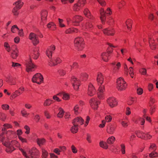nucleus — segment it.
<instances>
[{
    "mask_svg": "<svg viewBox=\"0 0 158 158\" xmlns=\"http://www.w3.org/2000/svg\"><path fill=\"white\" fill-rule=\"evenodd\" d=\"M79 65H78V63L77 62H73V64L72 65H70V70H69V71H71L72 69H77L78 68Z\"/></svg>",
    "mask_w": 158,
    "mask_h": 158,
    "instance_id": "de8ad7c7",
    "label": "nucleus"
},
{
    "mask_svg": "<svg viewBox=\"0 0 158 158\" xmlns=\"http://www.w3.org/2000/svg\"><path fill=\"white\" fill-rule=\"evenodd\" d=\"M45 142V139H38L37 140V144L40 146L43 145Z\"/></svg>",
    "mask_w": 158,
    "mask_h": 158,
    "instance_id": "8fccbe9b",
    "label": "nucleus"
},
{
    "mask_svg": "<svg viewBox=\"0 0 158 158\" xmlns=\"http://www.w3.org/2000/svg\"><path fill=\"white\" fill-rule=\"evenodd\" d=\"M152 137V136L151 135L147 133H144L143 139L144 140H148L150 139Z\"/></svg>",
    "mask_w": 158,
    "mask_h": 158,
    "instance_id": "49530a36",
    "label": "nucleus"
},
{
    "mask_svg": "<svg viewBox=\"0 0 158 158\" xmlns=\"http://www.w3.org/2000/svg\"><path fill=\"white\" fill-rule=\"evenodd\" d=\"M100 19L101 20L102 24H104L106 19L105 13L104 10L103 8H101L100 10Z\"/></svg>",
    "mask_w": 158,
    "mask_h": 158,
    "instance_id": "412c9836",
    "label": "nucleus"
},
{
    "mask_svg": "<svg viewBox=\"0 0 158 158\" xmlns=\"http://www.w3.org/2000/svg\"><path fill=\"white\" fill-rule=\"evenodd\" d=\"M75 47L79 51H81L85 47V43L83 39L81 37H77L74 40Z\"/></svg>",
    "mask_w": 158,
    "mask_h": 158,
    "instance_id": "20e7f679",
    "label": "nucleus"
},
{
    "mask_svg": "<svg viewBox=\"0 0 158 158\" xmlns=\"http://www.w3.org/2000/svg\"><path fill=\"white\" fill-rule=\"evenodd\" d=\"M3 145L6 147V151L7 153H11L15 150V148L13 146V145L16 144V146L19 145L18 142L16 140H13L10 143V141L5 142L3 143Z\"/></svg>",
    "mask_w": 158,
    "mask_h": 158,
    "instance_id": "f03ea898",
    "label": "nucleus"
},
{
    "mask_svg": "<svg viewBox=\"0 0 158 158\" xmlns=\"http://www.w3.org/2000/svg\"><path fill=\"white\" fill-rule=\"evenodd\" d=\"M83 19V18L81 16L76 15L72 18V23L74 26H78Z\"/></svg>",
    "mask_w": 158,
    "mask_h": 158,
    "instance_id": "9d476101",
    "label": "nucleus"
},
{
    "mask_svg": "<svg viewBox=\"0 0 158 158\" xmlns=\"http://www.w3.org/2000/svg\"><path fill=\"white\" fill-rule=\"evenodd\" d=\"M47 27L50 30L54 31L56 29V26L55 24L53 22H50L47 25Z\"/></svg>",
    "mask_w": 158,
    "mask_h": 158,
    "instance_id": "7c9ffc66",
    "label": "nucleus"
},
{
    "mask_svg": "<svg viewBox=\"0 0 158 158\" xmlns=\"http://www.w3.org/2000/svg\"><path fill=\"white\" fill-rule=\"evenodd\" d=\"M89 102L91 107L94 110H97L98 108V105L100 103V102L94 98L91 99L89 100Z\"/></svg>",
    "mask_w": 158,
    "mask_h": 158,
    "instance_id": "ddd939ff",
    "label": "nucleus"
},
{
    "mask_svg": "<svg viewBox=\"0 0 158 158\" xmlns=\"http://www.w3.org/2000/svg\"><path fill=\"white\" fill-rule=\"evenodd\" d=\"M105 88L104 85L100 86L98 90L97 93L98 97L99 99H102L103 98V94Z\"/></svg>",
    "mask_w": 158,
    "mask_h": 158,
    "instance_id": "393cba45",
    "label": "nucleus"
},
{
    "mask_svg": "<svg viewBox=\"0 0 158 158\" xmlns=\"http://www.w3.org/2000/svg\"><path fill=\"white\" fill-rule=\"evenodd\" d=\"M98 2L102 6H105L106 5V2L104 0H97Z\"/></svg>",
    "mask_w": 158,
    "mask_h": 158,
    "instance_id": "774afa93",
    "label": "nucleus"
},
{
    "mask_svg": "<svg viewBox=\"0 0 158 158\" xmlns=\"http://www.w3.org/2000/svg\"><path fill=\"white\" fill-rule=\"evenodd\" d=\"M111 64L113 66H114L113 70L114 72L118 71L121 67V64L119 62H118L116 64V62H112Z\"/></svg>",
    "mask_w": 158,
    "mask_h": 158,
    "instance_id": "bb28decb",
    "label": "nucleus"
},
{
    "mask_svg": "<svg viewBox=\"0 0 158 158\" xmlns=\"http://www.w3.org/2000/svg\"><path fill=\"white\" fill-rule=\"evenodd\" d=\"M17 7H15L12 10V12L14 15L16 16L18 15L19 14L18 10H19V7H20V6H19V7H18V8Z\"/></svg>",
    "mask_w": 158,
    "mask_h": 158,
    "instance_id": "c03bdc74",
    "label": "nucleus"
},
{
    "mask_svg": "<svg viewBox=\"0 0 158 158\" xmlns=\"http://www.w3.org/2000/svg\"><path fill=\"white\" fill-rule=\"evenodd\" d=\"M84 15L92 21L94 19V18L91 15L90 11L87 8H85L83 11Z\"/></svg>",
    "mask_w": 158,
    "mask_h": 158,
    "instance_id": "b1692460",
    "label": "nucleus"
},
{
    "mask_svg": "<svg viewBox=\"0 0 158 158\" xmlns=\"http://www.w3.org/2000/svg\"><path fill=\"white\" fill-rule=\"evenodd\" d=\"M79 31V30L77 28L72 27L66 29L64 33L66 34H71L73 33H77Z\"/></svg>",
    "mask_w": 158,
    "mask_h": 158,
    "instance_id": "aec40b11",
    "label": "nucleus"
},
{
    "mask_svg": "<svg viewBox=\"0 0 158 158\" xmlns=\"http://www.w3.org/2000/svg\"><path fill=\"white\" fill-rule=\"evenodd\" d=\"M120 150L122 153L123 154H124L126 153L125 149L126 147L124 144L122 143L120 145Z\"/></svg>",
    "mask_w": 158,
    "mask_h": 158,
    "instance_id": "3c124183",
    "label": "nucleus"
},
{
    "mask_svg": "<svg viewBox=\"0 0 158 158\" xmlns=\"http://www.w3.org/2000/svg\"><path fill=\"white\" fill-rule=\"evenodd\" d=\"M97 81L98 85L100 86L103 85L102 84L104 81V76L101 73L99 72L98 73Z\"/></svg>",
    "mask_w": 158,
    "mask_h": 158,
    "instance_id": "a211bd4d",
    "label": "nucleus"
},
{
    "mask_svg": "<svg viewBox=\"0 0 158 158\" xmlns=\"http://www.w3.org/2000/svg\"><path fill=\"white\" fill-rule=\"evenodd\" d=\"M117 126L114 124L109 123L107 126L106 132L109 134H114L116 130Z\"/></svg>",
    "mask_w": 158,
    "mask_h": 158,
    "instance_id": "f8f14e48",
    "label": "nucleus"
},
{
    "mask_svg": "<svg viewBox=\"0 0 158 158\" xmlns=\"http://www.w3.org/2000/svg\"><path fill=\"white\" fill-rule=\"evenodd\" d=\"M85 3V0H79L77 3L74 5L73 7V10L77 12L79 11L84 6Z\"/></svg>",
    "mask_w": 158,
    "mask_h": 158,
    "instance_id": "39448f33",
    "label": "nucleus"
},
{
    "mask_svg": "<svg viewBox=\"0 0 158 158\" xmlns=\"http://www.w3.org/2000/svg\"><path fill=\"white\" fill-rule=\"evenodd\" d=\"M42 157L43 158H47L48 155V152L44 148L42 149Z\"/></svg>",
    "mask_w": 158,
    "mask_h": 158,
    "instance_id": "a18cd8bd",
    "label": "nucleus"
},
{
    "mask_svg": "<svg viewBox=\"0 0 158 158\" xmlns=\"http://www.w3.org/2000/svg\"><path fill=\"white\" fill-rule=\"evenodd\" d=\"M149 43L150 48L152 50H154L156 49V46L154 43V41L153 40H152L150 37H149Z\"/></svg>",
    "mask_w": 158,
    "mask_h": 158,
    "instance_id": "c85d7f7f",
    "label": "nucleus"
},
{
    "mask_svg": "<svg viewBox=\"0 0 158 158\" xmlns=\"http://www.w3.org/2000/svg\"><path fill=\"white\" fill-rule=\"evenodd\" d=\"M32 81L33 82L40 84L43 82L44 78L40 73H37L33 76L32 78Z\"/></svg>",
    "mask_w": 158,
    "mask_h": 158,
    "instance_id": "423d86ee",
    "label": "nucleus"
},
{
    "mask_svg": "<svg viewBox=\"0 0 158 158\" xmlns=\"http://www.w3.org/2000/svg\"><path fill=\"white\" fill-rule=\"evenodd\" d=\"M22 94V92L16 90L13 92L10 96V99H13Z\"/></svg>",
    "mask_w": 158,
    "mask_h": 158,
    "instance_id": "cd10ccee",
    "label": "nucleus"
},
{
    "mask_svg": "<svg viewBox=\"0 0 158 158\" xmlns=\"http://www.w3.org/2000/svg\"><path fill=\"white\" fill-rule=\"evenodd\" d=\"M125 4L124 2L122 1L121 2H118L116 5L119 8H120L125 5Z\"/></svg>",
    "mask_w": 158,
    "mask_h": 158,
    "instance_id": "052dcab7",
    "label": "nucleus"
},
{
    "mask_svg": "<svg viewBox=\"0 0 158 158\" xmlns=\"http://www.w3.org/2000/svg\"><path fill=\"white\" fill-rule=\"evenodd\" d=\"M23 4V2L21 1V0H18L15 3V7H17V8L19 7V9L21 8Z\"/></svg>",
    "mask_w": 158,
    "mask_h": 158,
    "instance_id": "37998d69",
    "label": "nucleus"
},
{
    "mask_svg": "<svg viewBox=\"0 0 158 158\" xmlns=\"http://www.w3.org/2000/svg\"><path fill=\"white\" fill-rule=\"evenodd\" d=\"M93 25L91 22H87L84 23L82 26V29L83 30H89L91 29Z\"/></svg>",
    "mask_w": 158,
    "mask_h": 158,
    "instance_id": "5701e85b",
    "label": "nucleus"
},
{
    "mask_svg": "<svg viewBox=\"0 0 158 158\" xmlns=\"http://www.w3.org/2000/svg\"><path fill=\"white\" fill-rule=\"evenodd\" d=\"M55 49V46L53 45H51L48 48L46 51V54L49 58L52 57L53 51Z\"/></svg>",
    "mask_w": 158,
    "mask_h": 158,
    "instance_id": "f3484780",
    "label": "nucleus"
},
{
    "mask_svg": "<svg viewBox=\"0 0 158 158\" xmlns=\"http://www.w3.org/2000/svg\"><path fill=\"white\" fill-rule=\"evenodd\" d=\"M71 149L73 153L74 154H76L77 152V150L74 145L71 146Z\"/></svg>",
    "mask_w": 158,
    "mask_h": 158,
    "instance_id": "338daca9",
    "label": "nucleus"
},
{
    "mask_svg": "<svg viewBox=\"0 0 158 158\" xmlns=\"http://www.w3.org/2000/svg\"><path fill=\"white\" fill-rule=\"evenodd\" d=\"M25 64L26 71L28 72L33 71L34 69L36 68V66L30 60L27 61L25 63Z\"/></svg>",
    "mask_w": 158,
    "mask_h": 158,
    "instance_id": "1a4fd4ad",
    "label": "nucleus"
},
{
    "mask_svg": "<svg viewBox=\"0 0 158 158\" xmlns=\"http://www.w3.org/2000/svg\"><path fill=\"white\" fill-rule=\"evenodd\" d=\"M21 113L22 116L25 117H27L30 114L28 113L27 110L24 108H23L22 109Z\"/></svg>",
    "mask_w": 158,
    "mask_h": 158,
    "instance_id": "4c0bfd02",
    "label": "nucleus"
},
{
    "mask_svg": "<svg viewBox=\"0 0 158 158\" xmlns=\"http://www.w3.org/2000/svg\"><path fill=\"white\" fill-rule=\"evenodd\" d=\"M135 134L138 137L143 139L144 133L140 131H137L135 132Z\"/></svg>",
    "mask_w": 158,
    "mask_h": 158,
    "instance_id": "79ce46f5",
    "label": "nucleus"
},
{
    "mask_svg": "<svg viewBox=\"0 0 158 158\" xmlns=\"http://www.w3.org/2000/svg\"><path fill=\"white\" fill-rule=\"evenodd\" d=\"M120 51L121 54L123 56L126 54L128 52L127 49L126 48H122L121 49Z\"/></svg>",
    "mask_w": 158,
    "mask_h": 158,
    "instance_id": "4d7b16f0",
    "label": "nucleus"
},
{
    "mask_svg": "<svg viewBox=\"0 0 158 158\" xmlns=\"http://www.w3.org/2000/svg\"><path fill=\"white\" fill-rule=\"evenodd\" d=\"M20 150L22 152L23 155L26 158H39L40 152L39 151L35 148H32L29 151L30 155L28 156L26 152L22 148Z\"/></svg>",
    "mask_w": 158,
    "mask_h": 158,
    "instance_id": "f257e3e1",
    "label": "nucleus"
},
{
    "mask_svg": "<svg viewBox=\"0 0 158 158\" xmlns=\"http://www.w3.org/2000/svg\"><path fill=\"white\" fill-rule=\"evenodd\" d=\"M3 127L2 128V130L3 131H5L6 129L11 128L12 127L11 125L8 123H5L3 125Z\"/></svg>",
    "mask_w": 158,
    "mask_h": 158,
    "instance_id": "a19ab883",
    "label": "nucleus"
},
{
    "mask_svg": "<svg viewBox=\"0 0 158 158\" xmlns=\"http://www.w3.org/2000/svg\"><path fill=\"white\" fill-rule=\"evenodd\" d=\"M110 54L108 52H103L101 54V57L105 62H107L109 60Z\"/></svg>",
    "mask_w": 158,
    "mask_h": 158,
    "instance_id": "a878e982",
    "label": "nucleus"
},
{
    "mask_svg": "<svg viewBox=\"0 0 158 158\" xmlns=\"http://www.w3.org/2000/svg\"><path fill=\"white\" fill-rule=\"evenodd\" d=\"M115 140V138L114 136H111L108 138L107 140V143L109 144H113Z\"/></svg>",
    "mask_w": 158,
    "mask_h": 158,
    "instance_id": "c9c22d12",
    "label": "nucleus"
},
{
    "mask_svg": "<svg viewBox=\"0 0 158 158\" xmlns=\"http://www.w3.org/2000/svg\"><path fill=\"white\" fill-rule=\"evenodd\" d=\"M18 30H19V28L16 25L12 26L11 29V31L13 33H15Z\"/></svg>",
    "mask_w": 158,
    "mask_h": 158,
    "instance_id": "6e6d98bb",
    "label": "nucleus"
},
{
    "mask_svg": "<svg viewBox=\"0 0 158 158\" xmlns=\"http://www.w3.org/2000/svg\"><path fill=\"white\" fill-rule=\"evenodd\" d=\"M4 46L5 49L8 52H10L11 51V48L9 44L7 42H5L4 44Z\"/></svg>",
    "mask_w": 158,
    "mask_h": 158,
    "instance_id": "5fc2aeb1",
    "label": "nucleus"
},
{
    "mask_svg": "<svg viewBox=\"0 0 158 158\" xmlns=\"http://www.w3.org/2000/svg\"><path fill=\"white\" fill-rule=\"evenodd\" d=\"M73 110L74 111V113L75 114H77L79 113V107L78 105H76L73 109Z\"/></svg>",
    "mask_w": 158,
    "mask_h": 158,
    "instance_id": "e2e57ef3",
    "label": "nucleus"
},
{
    "mask_svg": "<svg viewBox=\"0 0 158 158\" xmlns=\"http://www.w3.org/2000/svg\"><path fill=\"white\" fill-rule=\"evenodd\" d=\"M96 90L94 86L91 83L89 84L88 86L87 94L90 96H92L96 93Z\"/></svg>",
    "mask_w": 158,
    "mask_h": 158,
    "instance_id": "dca6fc26",
    "label": "nucleus"
},
{
    "mask_svg": "<svg viewBox=\"0 0 158 158\" xmlns=\"http://www.w3.org/2000/svg\"><path fill=\"white\" fill-rule=\"evenodd\" d=\"M117 88L118 91H121L125 90L127 84L122 77L118 78L117 80Z\"/></svg>",
    "mask_w": 158,
    "mask_h": 158,
    "instance_id": "7ed1b4c3",
    "label": "nucleus"
},
{
    "mask_svg": "<svg viewBox=\"0 0 158 158\" xmlns=\"http://www.w3.org/2000/svg\"><path fill=\"white\" fill-rule=\"evenodd\" d=\"M107 103L111 108L116 106L118 105V102L116 99L113 97H110L107 100Z\"/></svg>",
    "mask_w": 158,
    "mask_h": 158,
    "instance_id": "4468645a",
    "label": "nucleus"
},
{
    "mask_svg": "<svg viewBox=\"0 0 158 158\" xmlns=\"http://www.w3.org/2000/svg\"><path fill=\"white\" fill-rule=\"evenodd\" d=\"M53 102V101L50 98L46 99L44 102V106H49Z\"/></svg>",
    "mask_w": 158,
    "mask_h": 158,
    "instance_id": "473e14b6",
    "label": "nucleus"
},
{
    "mask_svg": "<svg viewBox=\"0 0 158 158\" xmlns=\"http://www.w3.org/2000/svg\"><path fill=\"white\" fill-rule=\"evenodd\" d=\"M31 56L33 59H37L39 56V48H35L31 54Z\"/></svg>",
    "mask_w": 158,
    "mask_h": 158,
    "instance_id": "4be33fe9",
    "label": "nucleus"
},
{
    "mask_svg": "<svg viewBox=\"0 0 158 158\" xmlns=\"http://www.w3.org/2000/svg\"><path fill=\"white\" fill-rule=\"evenodd\" d=\"M112 119V117L110 115H107L105 117V121L106 122H109L111 121Z\"/></svg>",
    "mask_w": 158,
    "mask_h": 158,
    "instance_id": "0e129e2a",
    "label": "nucleus"
},
{
    "mask_svg": "<svg viewBox=\"0 0 158 158\" xmlns=\"http://www.w3.org/2000/svg\"><path fill=\"white\" fill-rule=\"evenodd\" d=\"M88 74L86 73L83 72L80 74V78L83 81H86L88 79Z\"/></svg>",
    "mask_w": 158,
    "mask_h": 158,
    "instance_id": "c756f323",
    "label": "nucleus"
},
{
    "mask_svg": "<svg viewBox=\"0 0 158 158\" xmlns=\"http://www.w3.org/2000/svg\"><path fill=\"white\" fill-rule=\"evenodd\" d=\"M132 21L130 19H128L126 21L125 24L127 27L129 31H130L131 28V26Z\"/></svg>",
    "mask_w": 158,
    "mask_h": 158,
    "instance_id": "2f4dec72",
    "label": "nucleus"
},
{
    "mask_svg": "<svg viewBox=\"0 0 158 158\" xmlns=\"http://www.w3.org/2000/svg\"><path fill=\"white\" fill-rule=\"evenodd\" d=\"M48 65L50 67L56 66L55 61H54V58L49 59L48 61Z\"/></svg>",
    "mask_w": 158,
    "mask_h": 158,
    "instance_id": "ea45409f",
    "label": "nucleus"
},
{
    "mask_svg": "<svg viewBox=\"0 0 158 158\" xmlns=\"http://www.w3.org/2000/svg\"><path fill=\"white\" fill-rule=\"evenodd\" d=\"M48 12L46 10H43L41 13V20L40 24L41 25H44L46 23L47 18Z\"/></svg>",
    "mask_w": 158,
    "mask_h": 158,
    "instance_id": "9b49d317",
    "label": "nucleus"
},
{
    "mask_svg": "<svg viewBox=\"0 0 158 158\" xmlns=\"http://www.w3.org/2000/svg\"><path fill=\"white\" fill-rule=\"evenodd\" d=\"M54 61H55L56 65L60 64L62 62L61 58L59 56H56L54 57Z\"/></svg>",
    "mask_w": 158,
    "mask_h": 158,
    "instance_id": "e433bc0d",
    "label": "nucleus"
},
{
    "mask_svg": "<svg viewBox=\"0 0 158 158\" xmlns=\"http://www.w3.org/2000/svg\"><path fill=\"white\" fill-rule=\"evenodd\" d=\"M18 56V51L17 48H15L12 52L11 56L13 59H16Z\"/></svg>",
    "mask_w": 158,
    "mask_h": 158,
    "instance_id": "72a5a7b5",
    "label": "nucleus"
},
{
    "mask_svg": "<svg viewBox=\"0 0 158 158\" xmlns=\"http://www.w3.org/2000/svg\"><path fill=\"white\" fill-rule=\"evenodd\" d=\"M100 146L106 149H107L108 148V145L107 143L102 141H101L99 143Z\"/></svg>",
    "mask_w": 158,
    "mask_h": 158,
    "instance_id": "58836bf2",
    "label": "nucleus"
},
{
    "mask_svg": "<svg viewBox=\"0 0 158 158\" xmlns=\"http://www.w3.org/2000/svg\"><path fill=\"white\" fill-rule=\"evenodd\" d=\"M15 132L12 130L8 131L6 133V135L8 138H11L14 136Z\"/></svg>",
    "mask_w": 158,
    "mask_h": 158,
    "instance_id": "09e8293b",
    "label": "nucleus"
},
{
    "mask_svg": "<svg viewBox=\"0 0 158 158\" xmlns=\"http://www.w3.org/2000/svg\"><path fill=\"white\" fill-rule=\"evenodd\" d=\"M156 106L155 105L153 106H151L150 110V113L151 114H152L154 113L156 111Z\"/></svg>",
    "mask_w": 158,
    "mask_h": 158,
    "instance_id": "69168bd1",
    "label": "nucleus"
},
{
    "mask_svg": "<svg viewBox=\"0 0 158 158\" xmlns=\"http://www.w3.org/2000/svg\"><path fill=\"white\" fill-rule=\"evenodd\" d=\"M59 112L57 115V116L58 118H62L64 114V111L63 109L61 107H60L58 109Z\"/></svg>",
    "mask_w": 158,
    "mask_h": 158,
    "instance_id": "f704fd0d",
    "label": "nucleus"
},
{
    "mask_svg": "<svg viewBox=\"0 0 158 158\" xmlns=\"http://www.w3.org/2000/svg\"><path fill=\"white\" fill-rule=\"evenodd\" d=\"M71 131L73 133H77L78 130V126L76 125H74L71 128Z\"/></svg>",
    "mask_w": 158,
    "mask_h": 158,
    "instance_id": "864d4df0",
    "label": "nucleus"
},
{
    "mask_svg": "<svg viewBox=\"0 0 158 158\" xmlns=\"http://www.w3.org/2000/svg\"><path fill=\"white\" fill-rule=\"evenodd\" d=\"M58 22L59 26L61 28L65 27V25L64 23V20L60 18H58Z\"/></svg>",
    "mask_w": 158,
    "mask_h": 158,
    "instance_id": "603ef678",
    "label": "nucleus"
},
{
    "mask_svg": "<svg viewBox=\"0 0 158 158\" xmlns=\"http://www.w3.org/2000/svg\"><path fill=\"white\" fill-rule=\"evenodd\" d=\"M71 81L74 89L76 90H77L81 84L80 80L75 77L73 76L71 77Z\"/></svg>",
    "mask_w": 158,
    "mask_h": 158,
    "instance_id": "6e6552de",
    "label": "nucleus"
},
{
    "mask_svg": "<svg viewBox=\"0 0 158 158\" xmlns=\"http://www.w3.org/2000/svg\"><path fill=\"white\" fill-rule=\"evenodd\" d=\"M102 31L105 35L108 36H113L115 33L114 29L112 28H106Z\"/></svg>",
    "mask_w": 158,
    "mask_h": 158,
    "instance_id": "2eb2a0df",
    "label": "nucleus"
},
{
    "mask_svg": "<svg viewBox=\"0 0 158 158\" xmlns=\"http://www.w3.org/2000/svg\"><path fill=\"white\" fill-rule=\"evenodd\" d=\"M29 39L34 46H36L39 43V40L38 37L34 33H31L28 37Z\"/></svg>",
    "mask_w": 158,
    "mask_h": 158,
    "instance_id": "0eeeda50",
    "label": "nucleus"
},
{
    "mask_svg": "<svg viewBox=\"0 0 158 158\" xmlns=\"http://www.w3.org/2000/svg\"><path fill=\"white\" fill-rule=\"evenodd\" d=\"M129 102H128V104L129 105H131L134 102H136V99L135 98H129Z\"/></svg>",
    "mask_w": 158,
    "mask_h": 158,
    "instance_id": "680f3d73",
    "label": "nucleus"
},
{
    "mask_svg": "<svg viewBox=\"0 0 158 158\" xmlns=\"http://www.w3.org/2000/svg\"><path fill=\"white\" fill-rule=\"evenodd\" d=\"M149 156L151 158L157 157L158 156V153L155 151L149 154Z\"/></svg>",
    "mask_w": 158,
    "mask_h": 158,
    "instance_id": "13d9d810",
    "label": "nucleus"
},
{
    "mask_svg": "<svg viewBox=\"0 0 158 158\" xmlns=\"http://www.w3.org/2000/svg\"><path fill=\"white\" fill-rule=\"evenodd\" d=\"M128 122L129 121L128 120H123L121 122V124L123 127L126 128L127 127L128 125Z\"/></svg>",
    "mask_w": 158,
    "mask_h": 158,
    "instance_id": "bf43d9fd",
    "label": "nucleus"
},
{
    "mask_svg": "<svg viewBox=\"0 0 158 158\" xmlns=\"http://www.w3.org/2000/svg\"><path fill=\"white\" fill-rule=\"evenodd\" d=\"M84 120L81 117H77L75 118L73 122V125H76L77 126L83 124Z\"/></svg>",
    "mask_w": 158,
    "mask_h": 158,
    "instance_id": "6ab92c4d",
    "label": "nucleus"
}]
</instances>
